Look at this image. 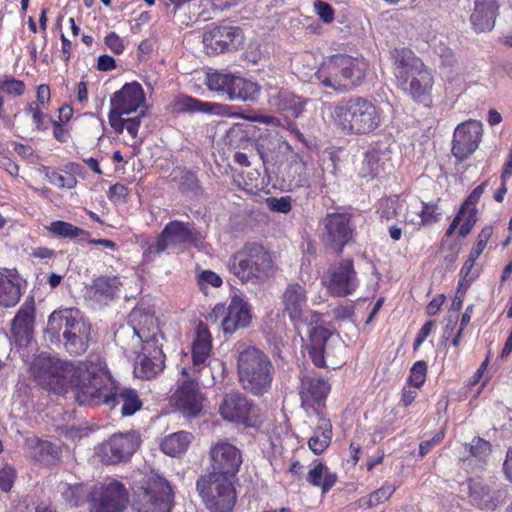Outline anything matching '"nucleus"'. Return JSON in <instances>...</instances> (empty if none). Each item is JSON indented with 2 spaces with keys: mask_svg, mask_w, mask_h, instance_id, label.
<instances>
[{
  "mask_svg": "<svg viewBox=\"0 0 512 512\" xmlns=\"http://www.w3.org/2000/svg\"><path fill=\"white\" fill-rule=\"evenodd\" d=\"M46 337L51 344L63 345L70 355L84 354L91 341V325L76 308H59L47 320Z\"/></svg>",
  "mask_w": 512,
  "mask_h": 512,
  "instance_id": "obj_1",
  "label": "nucleus"
},
{
  "mask_svg": "<svg viewBox=\"0 0 512 512\" xmlns=\"http://www.w3.org/2000/svg\"><path fill=\"white\" fill-rule=\"evenodd\" d=\"M237 374L242 389L253 396H263L272 387L275 368L269 356L255 346H236Z\"/></svg>",
  "mask_w": 512,
  "mask_h": 512,
  "instance_id": "obj_2",
  "label": "nucleus"
},
{
  "mask_svg": "<svg viewBox=\"0 0 512 512\" xmlns=\"http://www.w3.org/2000/svg\"><path fill=\"white\" fill-rule=\"evenodd\" d=\"M382 110L363 96H351L339 102L333 115L335 123L346 135L362 136L376 131L382 123Z\"/></svg>",
  "mask_w": 512,
  "mask_h": 512,
  "instance_id": "obj_3",
  "label": "nucleus"
},
{
  "mask_svg": "<svg viewBox=\"0 0 512 512\" xmlns=\"http://www.w3.org/2000/svg\"><path fill=\"white\" fill-rule=\"evenodd\" d=\"M229 271L241 283L262 284L274 275L272 255L260 244L247 243L227 263Z\"/></svg>",
  "mask_w": 512,
  "mask_h": 512,
  "instance_id": "obj_4",
  "label": "nucleus"
},
{
  "mask_svg": "<svg viewBox=\"0 0 512 512\" xmlns=\"http://www.w3.org/2000/svg\"><path fill=\"white\" fill-rule=\"evenodd\" d=\"M326 88L345 93L358 87L365 77V64L346 54L333 55L315 74Z\"/></svg>",
  "mask_w": 512,
  "mask_h": 512,
  "instance_id": "obj_5",
  "label": "nucleus"
},
{
  "mask_svg": "<svg viewBox=\"0 0 512 512\" xmlns=\"http://www.w3.org/2000/svg\"><path fill=\"white\" fill-rule=\"evenodd\" d=\"M114 338L121 345H129L127 340L130 338L132 346L135 344L163 346L165 340L159 328L158 319L151 309L144 305H138L132 309L127 324L119 326L114 333Z\"/></svg>",
  "mask_w": 512,
  "mask_h": 512,
  "instance_id": "obj_6",
  "label": "nucleus"
},
{
  "mask_svg": "<svg viewBox=\"0 0 512 512\" xmlns=\"http://www.w3.org/2000/svg\"><path fill=\"white\" fill-rule=\"evenodd\" d=\"M234 478L207 473L198 478L196 488L206 508L212 512H229L236 503Z\"/></svg>",
  "mask_w": 512,
  "mask_h": 512,
  "instance_id": "obj_7",
  "label": "nucleus"
},
{
  "mask_svg": "<svg viewBox=\"0 0 512 512\" xmlns=\"http://www.w3.org/2000/svg\"><path fill=\"white\" fill-rule=\"evenodd\" d=\"M173 500L174 494L169 482L151 473L145 485L134 492L133 506L138 512H170Z\"/></svg>",
  "mask_w": 512,
  "mask_h": 512,
  "instance_id": "obj_8",
  "label": "nucleus"
},
{
  "mask_svg": "<svg viewBox=\"0 0 512 512\" xmlns=\"http://www.w3.org/2000/svg\"><path fill=\"white\" fill-rule=\"evenodd\" d=\"M70 366L71 363L42 352L33 359L29 370L40 385L56 394H65L70 377Z\"/></svg>",
  "mask_w": 512,
  "mask_h": 512,
  "instance_id": "obj_9",
  "label": "nucleus"
},
{
  "mask_svg": "<svg viewBox=\"0 0 512 512\" xmlns=\"http://www.w3.org/2000/svg\"><path fill=\"white\" fill-rule=\"evenodd\" d=\"M207 320L216 322L221 319V329L225 334H233L239 329L250 326L252 312L250 305L238 294H233L229 303H218L207 315Z\"/></svg>",
  "mask_w": 512,
  "mask_h": 512,
  "instance_id": "obj_10",
  "label": "nucleus"
},
{
  "mask_svg": "<svg viewBox=\"0 0 512 512\" xmlns=\"http://www.w3.org/2000/svg\"><path fill=\"white\" fill-rule=\"evenodd\" d=\"M126 503V489L117 480H110L100 486H95L88 495L90 512H122Z\"/></svg>",
  "mask_w": 512,
  "mask_h": 512,
  "instance_id": "obj_11",
  "label": "nucleus"
},
{
  "mask_svg": "<svg viewBox=\"0 0 512 512\" xmlns=\"http://www.w3.org/2000/svg\"><path fill=\"white\" fill-rule=\"evenodd\" d=\"M69 383L80 405L108 406L114 401V383L84 380L83 377H69Z\"/></svg>",
  "mask_w": 512,
  "mask_h": 512,
  "instance_id": "obj_12",
  "label": "nucleus"
},
{
  "mask_svg": "<svg viewBox=\"0 0 512 512\" xmlns=\"http://www.w3.org/2000/svg\"><path fill=\"white\" fill-rule=\"evenodd\" d=\"M322 224V240L324 244L340 254L353 238L355 228L352 224L351 216L346 213H328L323 219Z\"/></svg>",
  "mask_w": 512,
  "mask_h": 512,
  "instance_id": "obj_13",
  "label": "nucleus"
},
{
  "mask_svg": "<svg viewBox=\"0 0 512 512\" xmlns=\"http://www.w3.org/2000/svg\"><path fill=\"white\" fill-rule=\"evenodd\" d=\"M140 436L135 431L113 434L99 446L101 460L107 464L125 462L140 446Z\"/></svg>",
  "mask_w": 512,
  "mask_h": 512,
  "instance_id": "obj_14",
  "label": "nucleus"
},
{
  "mask_svg": "<svg viewBox=\"0 0 512 512\" xmlns=\"http://www.w3.org/2000/svg\"><path fill=\"white\" fill-rule=\"evenodd\" d=\"M211 473L234 478L243 463L242 452L227 441H218L209 451Z\"/></svg>",
  "mask_w": 512,
  "mask_h": 512,
  "instance_id": "obj_15",
  "label": "nucleus"
},
{
  "mask_svg": "<svg viewBox=\"0 0 512 512\" xmlns=\"http://www.w3.org/2000/svg\"><path fill=\"white\" fill-rule=\"evenodd\" d=\"M299 379V395L302 408L310 416L322 414L319 411V407L324 404L330 391L329 383L315 374L302 373Z\"/></svg>",
  "mask_w": 512,
  "mask_h": 512,
  "instance_id": "obj_16",
  "label": "nucleus"
},
{
  "mask_svg": "<svg viewBox=\"0 0 512 512\" xmlns=\"http://www.w3.org/2000/svg\"><path fill=\"white\" fill-rule=\"evenodd\" d=\"M483 133V126L480 121L469 120L459 124L453 135L452 149L453 156L462 162L469 158L478 148Z\"/></svg>",
  "mask_w": 512,
  "mask_h": 512,
  "instance_id": "obj_17",
  "label": "nucleus"
},
{
  "mask_svg": "<svg viewBox=\"0 0 512 512\" xmlns=\"http://www.w3.org/2000/svg\"><path fill=\"white\" fill-rule=\"evenodd\" d=\"M201 373L182 374L183 380L173 395L175 405L188 417L199 414L203 407V395L198 380Z\"/></svg>",
  "mask_w": 512,
  "mask_h": 512,
  "instance_id": "obj_18",
  "label": "nucleus"
},
{
  "mask_svg": "<svg viewBox=\"0 0 512 512\" xmlns=\"http://www.w3.org/2000/svg\"><path fill=\"white\" fill-rule=\"evenodd\" d=\"M359 280L351 259H344L330 268L328 290L339 297L352 294L358 287Z\"/></svg>",
  "mask_w": 512,
  "mask_h": 512,
  "instance_id": "obj_19",
  "label": "nucleus"
},
{
  "mask_svg": "<svg viewBox=\"0 0 512 512\" xmlns=\"http://www.w3.org/2000/svg\"><path fill=\"white\" fill-rule=\"evenodd\" d=\"M35 324L34 300L25 301L12 320L11 336L19 348L28 347L33 340Z\"/></svg>",
  "mask_w": 512,
  "mask_h": 512,
  "instance_id": "obj_20",
  "label": "nucleus"
},
{
  "mask_svg": "<svg viewBox=\"0 0 512 512\" xmlns=\"http://www.w3.org/2000/svg\"><path fill=\"white\" fill-rule=\"evenodd\" d=\"M212 350V337L208 326L200 321L195 329V337L192 343V365L182 367V374L194 375L201 373L207 365Z\"/></svg>",
  "mask_w": 512,
  "mask_h": 512,
  "instance_id": "obj_21",
  "label": "nucleus"
},
{
  "mask_svg": "<svg viewBox=\"0 0 512 512\" xmlns=\"http://www.w3.org/2000/svg\"><path fill=\"white\" fill-rule=\"evenodd\" d=\"M242 40V30L228 25L216 26L203 34L204 45L216 53L236 49Z\"/></svg>",
  "mask_w": 512,
  "mask_h": 512,
  "instance_id": "obj_22",
  "label": "nucleus"
},
{
  "mask_svg": "<svg viewBox=\"0 0 512 512\" xmlns=\"http://www.w3.org/2000/svg\"><path fill=\"white\" fill-rule=\"evenodd\" d=\"M252 410L253 404L237 390L225 394L219 405V413L223 419L233 423L247 424Z\"/></svg>",
  "mask_w": 512,
  "mask_h": 512,
  "instance_id": "obj_23",
  "label": "nucleus"
},
{
  "mask_svg": "<svg viewBox=\"0 0 512 512\" xmlns=\"http://www.w3.org/2000/svg\"><path fill=\"white\" fill-rule=\"evenodd\" d=\"M162 237L171 248L185 249L196 245L199 240V232L193 223L172 220L161 231Z\"/></svg>",
  "mask_w": 512,
  "mask_h": 512,
  "instance_id": "obj_24",
  "label": "nucleus"
},
{
  "mask_svg": "<svg viewBox=\"0 0 512 512\" xmlns=\"http://www.w3.org/2000/svg\"><path fill=\"white\" fill-rule=\"evenodd\" d=\"M282 303L295 325L306 324L307 292L304 286L299 283L288 284L282 295Z\"/></svg>",
  "mask_w": 512,
  "mask_h": 512,
  "instance_id": "obj_25",
  "label": "nucleus"
},
{
  "mask_svg": "<svg viewBox=\"0 0 512 512\" xmlns=\"http://www.w3.org/2000/svg\"><path fill=\"white\" fill-rule=\"evenodd\" d=\"M145 93L138 82L126 83L110 98V106L120 113L131 114L145 105Z\"/></svg>",
  "mask_w": 512,
  "mask_h": 512,
  "instance_id": "obj_26",
  "label": "nucleus"
},
{
  "mask_svg": "<svg viewBox=\"0 0 512 512\" xmlns=\"http://www.w3.org/2000/svg\"><path fill=\"white\" fill-rule=\"evenodd\" d=\"M163 346H142L143 352L137 356L134 374L138 378L151 379L164 368L165 354Z\"/></svg>",
  "mask_w": 512,
  "mask_h": 512,
  "instance_id": "obj_27",
  "label": "nucleus"
},
{
  "mask_svg": "<svg viewBox=\"0 0 512 512\" xmlns=\"http://www.w3.org/2000/svg\"><path fill=\"white\" fill-rule=\"evenodd\" d=\"M433 83L431 71L429 68H426L411 78L401 81L397 86L414 101L427 106L431 102Z\"/></svg>",
  "mask_w": 512,
  "mask_h": 512,
  "instance_id": "obj_28",
  "label": "nucleus"
},
{
  "mask_svg": "<svg viewBox=\"0 0 512 512\" xmlns=\"http://www.w3.org/2000/svg\"><path fill=\"white\" fill-rule=\"evenodd\" d=\"M391 60L397 84L427 68L423 61L408 48H395L391 51Z\"/></svg>",
  "mask_w": 512,
  "mask_h": 512,
  "instance_id": "obj_29",
  "label": "nucleus"
},
{
  "mask_svg": "<svg viewBox=\"0 0 512 512\" xmlns=\"http://www.w3.org/2000/svg\"><path fill=\"white\" fill-rule=\"evenodd\" d=\"M308 99L295 95L288 89H275L269 94L268 102L271 107L287 113L293 118L303 115Z\"/></svg>",
  "mask_w": 512,
  "mask_h": 512,
  "instance_id": "obj_30",
  "label": "nucleus"
},
{
  "mask_svg": "<svg viewBox=\"0 0 512 512\" xmlns=\"http://www.w3.org/2000/svg\"><path fill=\"white\" fill-rule=\"evenodd\" d=\"M70 377H83L84 380L114 383L112 377L107 370L106 363L99 356H90L81 366L74 367L71 363Z\"/></svg>",
  "mask_w": 512,
  "mask_h": 512,
  "instance_id": "obj_31",
  "label": "nucleus"
},
{
  "mask_svg": "<svg viewBox=\"0 0 512 512\" xmlns=\"http://www.w3.org/2000/svg\"><path fill=\"white\" fill-rule=\"evenodd\" d=\"M498 12L495 0H475L474 10L470 16L471 24L476 32H487L493 29Z\"/></svg>",
  "mask_w": 512,
  "mask_h": 512,
  "instance_id": "obj_32",
  "label": "nucleus"
},
{
  "mask_svg": "<svg viewBox=\"0 0 512 512\" xmlns=\"http://www.w3.org/2000/svg\"><path fill=\"white\" fill-rule=\"evenodd\" d=\"M287 148L288 143L277 133L260 135L256 143V150L264 165H274Z\"/></svg>",
  "mask_w": 512,
  "mask_h": 512,
  "instance_id": "obj_33",
  "label": "nucleus"
},
{
  "mask_svg": "<svg viewBox=\"0 0 512 512\" xmlns=\"http://www.w3.org/2000/svg\"><path fill=\"white\" fill-rule=\"evenodd\" d=\"M122 285L119 276H100L93 281L91 286L93 298L107 304L120 297Z\"/></svg>",
  "mask_w": 512,
  "mask_h": 512,
  "instance_id": "obj_34",
  "label": "nucleus"
},
{
  "mask_svg": "<svg viewBox=\"0 0 512 512\" xmlns=\"http://www.w3.org/2000/svg\"><path fill=\"white\" fill-rule=\"evenodd\" d=\"M173 109L178 113L204 112L210 114H224L226 106L201 101L191 96L180 95L173 102Z\"/></svg>",
  "mask_w": 512,
  "mask_h": 512,
  "instance_id": "obj_35",
  "label": "nucleus"
},
{
  "mask_svg": "<svg viewBox=\"0 0 512 512\" xmlns=\"http://www.w3.org/2000/svg\"><path fill=\"white\" fill-rule=\"evenodd\" d=\"M317 423L315 425L313 435L308 440V446L311 451L319 455L323 453L331 443L332 424L323 414H316Z\"/></svg>",
  "mask_w": 512,
  "mask_h": 512,
  "instance_id": "obj_36",
  "label": "nucleus"
},
{
  "mask_svg": "<svg viewBox=\"0 0 512 512\" xmlns=\"http://www.w3.org/2000/svg\"><path fill=\"white\" fill-rule=\"evenodd\" d=\"M113 398V403L108 406L114 408L116 405L121 404L120 413L124 417L134 415L143 405L138 392L132 388H118L114 385Z\"/></svg>",
  "mask_w": 512,
  "mask_h": 512,
  "instance_id": "obj_37",
  "label": "nucleus"
},
{
  "mask_svg": "<svg viewBox=\"0 0 512 512\" xmlns=\"http://www.w3.org/2000/svg\"><path fill=\"white\" fill-rule=\"evenodd\" d=\"M307 482L321 489L326 494L337 482L336 473L330 471L326 464L321 461H315V465L306 475Z\"/></svg>",
  "mask_w": 512,
  "mask_h": 512,
  "instance_id": "obj_38",
  "label": "nucleus"
},
{
  "mask_svg": "<svg viewBox=\"0 0 512 512\" xmlns=\"http://www.w3.org/2000/svg\"><path fill=\"white\" fill-rule=\"evenodd\" d=\"M259 92L258 85L250 80L231 75L227 98L229 100H253Z\"/></svg>",
  "mask_w": 512,
  "mask_h": 512,
  "instance_id": "obj_39",
  "label": "nucleus"
},
{
  "mask_svg": "<svg viewBox=\"0 0 512 512\" xmlns=\"http://www.w3.org/2000/svg\"><path fill=\"white\" fill-rule=\"evenodd\" d=\"M329 337L330 333L324 327H312L310 330L309 356L317 367L325 366L324 347Z\"/></svg>",
  "mask_w": 512,
  "mask_h": 512,
  "instance_id": "obj_40",
  "label": "nucleus"
},
{
  "mask_svg": "<svg viewBox=\"0 0 512 512\" xmlns=\"http://www.w3.org/2000/svg\"><path fill=\"white\" fill-rule=\"evenodd\" d=\"M192 438L193 436L190 432H175L164 438V440L161 443V450L166 455L172 457L181 455L187 450Z\"/></svg>",
  "mask_w": 512,
  "mask_h": 512,
  "instance_id": "obj_41",
  "label": "nucleus"
},
{
  "mask_svg": "<svg viewBox=\"0 0 512 512\" xmlns=\"http://www.w3.org/2000/svg\"><path fill=\"white\" fill-rule=\"evenodd\" d=\"M174 180L177 182L179 191L191 199L200 197L204 192L196 174L187 169H181Z\"/></svg>",
  "mask_w": 512,
  "mask_h": 512,
  "instance_id": "obj_42",
  "label": "nucleus"
},
{
  "mask_svg": "<svg viewBox=\"0 0 512 512\" xmlns=\"http://www.w3.org/2000/svg\"><path fill=\"white\" fill-rule=\"evenodd\" d=\"M384 153L378 150H371L365 153L360 168V175L362 177H377L384 170Z\"/></svg>",
  "mask_w": 512,
  "mask_h": 512,
  "instance_id": "obj_43",
  "label": "nucleus"
},
{
  "mask_svg": "<svg viewBox=\"0 0 512 512\" xmlns=\"http://www.w3.org/2000/svg\"><path fill=\"white\" fill-rule=\"evenodd\" d=\"M20 297V287L0 272V306H14L19 302Z\"/></svg>",
  "mask_w": 512,
  "mask_h": 512,
  "instance_id": "obj_44",
  "label": "nucleus"
},
{
  "mask_svg": "<svg viewBox=\"0 0 512 512\" xmlns=\"http://www.w3.org/2000/svg\"><path fill=\"white\" fill-rule=\"evenodd\" d=\"M48 230L56 236L69 239L79 238L80 240H85L90 236L89 232L74 226L71 223L60 220L53 221L48 227Z\"/></svg>",
  "mask_w": 512,
  "mask_h": 512,
  "instance_id": "obj_45",
  "label": "nucleus"
},
{
  "mask_svg": "<svg viewBox=\"0 0 512 512\" xmlns=\"http://www.w3.org/2000/svg\"><path fill=\"white\" fill-rule=\"evenodd\" d=\"M142 256L145 263L153 262L157 256L165 252L169 246L160 233L156 238H148L142 244Z\"/></svg>",
  "mask_w": 512,
  "mask_h": 512,
  "instance_id": "obj_46",
  "label": "nucleus"
},
{
  "mask_svg": "<svg viewBox=\"0 0 512 512\" xmlns=\"http://www.w3.org/2000/svg\"><path fill=\"white\" fill-rule=\"evenodd\" d=\"M402 207L398 197L382 198L377 203L376 214L381 220L390 221L396 217Z\"/></svg>",
  "mask_w": 512,
  "mask_h": 512,
  "instance_id": "obj_47",
  "label": "nucleus"
},
{
  "mask_svg": "<svg viewBox=\"0 0 512 512\" xmlns=\"http://www.w3.org/2000/svg\"><path fill=\"white\" fill-rule=\"evenodd\" d=\"M477 213V208L467 207L466 209H463V205L460 206L455 217L459 219V223L462 222L459 228V235L461 237H466L468 234H470L478 220Z\"/></svg>",
  "mask_w": 512,
  "mask_h": 512,
  "instance_id": "obj_48",
  "label": "nucleus"
},
{
  "mask_svg": "<svg viewBox=\"0 0 512 512\" xmlns=\"http://www.w3.org/2000/svg\"><path fill=\"white\" fill-rule=\"evenodd\" d=\"M62 497L70 506L80 505L89 493L86 487L82 484L68 485L64 484L62 487Z\"/></svg>",
  "mask_w": 512,
  "mask_h": 512,
  "instance_id": "obj_49",
  "label": "nucleus"
},
{
  "mask_svg": "<svg viewBox=\"0 0 512 512\" xmlns=\"http://www.w3.org/2000/svg\"><path fill=\"white\" fill-rule=\"evenodd\" d=\"M45 178L48 182L58 188L72 189L77 184L76 177L69 172L60 173L56 170L46 169Z\"/></svg>",
  "mask_w": 512,
  "mask_h": 512,
  "instance_id": "obj_50",
  "label": "nucleus"
},
{
  "mask_svg": "<svg viewBox=\"0 0 512 512\" xmlns=\"http://www.w3.org/2000/svg\"><path fill=\"white\" fill-rule=\"evenodd\" d=\"M231 75L232 74L220 73L218 71L208 73L206 85L210 90L227 96Z\"/></svg>",
  "mask_w": 512,
  "mask_h": 512,
  "instance_id": "obj_51",
  "label": "nucleus"
},
{
  "mask_svg": "<svg viewBox=\"0 0 512 512\" xmlns=\"http://www.w3.org/2000/svg\"><path fill=\"white\" fill-rule=\"evenodd\" d=\"M24 91L25 84L23 81L6 75L0 77V92L17 97L21 96Z\"/></svg>",
  "mask_w": 512,
  "mask_h": 512,
  "instance_id": "obj_52",
  "label": "nucleus"
},
{
  "mask_svg": "<svg viewBox=\"0 0 512 512\" xmlns=\"http://www.w3.org/2000/svg\"><path fill=\"white\" fill-rule=\"evenodd\" d=\"M427 374V363L424 360H419L415 362L410 369V374L408 377V382L414 388H420L425 380Z\"/></svg>",
  "mask_w": 512,
  "mask_h": 512,
  "instance_id": "obj_53",
  "label": "nucleus"
},
{
  "mask_svg": "<svg viewBox=\"0 0 512 512\" xmlns=\"http://www.w3.org/2000/svg\"><path fill=\"white\" fill-rule=\"evenodd\" d=\"M493 234V227L487 225L481 229L477 236V242L474 247L471 249L470 254L472 257L479 258V256L484 251L489 239Z\"/></svg>",
  "mask_w": 512,
  "mask_h": 512,
  "instance_id": "obj_54",
  "label": "nucleus"
},
{
  "mask_svg": "<svg viewBox=\"0 0 512 512\" xmlns=\"http://www.w3.org/2000/svg\"><path fill=\"white\" fill-rule=\"evenodd\" d=\"M197 283L201 291H204L207 285L214 288H219L223 280L222 278L212 270H203L197 277Z\"/></svg>",
  "mask_w": 512,
  "mask_h": 512,
  "instance_id": "obj_55",
  "label": "nucleus"
},
{
  "mask_svg": "<svg viewBox=\"0 0 512 512\" xmlns=\"http://www.w3.org/2000/svg\"><path fill=\"white\" fill-rule=\"evenodd\" d=\"M469 451L474 457L483 460L490 454L491 445L488 441L480 437H476L469 445Z\"/></svg>",
  "mask_w": 512,
  "mask_h": 512,
  "instance_id": "obj_56",
  "label": "nucleus"
},
{
  "mask_svg": "<svg viewBox=\"0 0 512 512\" xmlns=\"http://www.w3.org/2000/svg\"><path fill=\"white\" fill-rule=\"evenodd\" d=\"M421 224H428L437 222L439 220L440 212L438 206L434 203L422 202V209L420 211Z\"/></svg>",
  "mask_w": 512,
  "mask_h": 512,
  "instance_id": "obj_57",
  "label": "nucleus"
},
{
  "mask_svg": "<svg viewBox=\"0 0 512 512\" xmlns=\"http://www.w3.org/2000/svg\"><path fill=\"white\" fill-rule=\"evenodd\" d=\"M267 206L271 211L287 214L292 209L291 198L289 196L271 197L267 199Z\"/></svg>",
  "mask_w": 512,
  "mask_h": 512,
  "instance_id": "obj_58",
  "label": "nucleus"
},
{
  "mask_svg": "<svg viewBox=\"0 0 512 512\" xmlns=\"http://www.w3.org/2000/svg\"><path fill=\"white\" fill-rule=\"evenodd\" d=\"M16 471L11 466H4L0 469V489L3 492H9L14 485Z\"/></svg>",
  "mask_w": 512,
  "mask_h": 512,
  "instance_id": "obj_59",
  "label": "nucleus"
},
{
  "mask_svg": "<svg viewBox=\"0 0 512 512\" xmlns=\"http://www.w3.org/2000/svg\"><path fill=\"white\" fill-rule=\"evenodd\" d=\"M396 491V487L394 484L391 483H385L382 487L377 489L376 491L370 493L371 497L373 498V502L376 503V505H379L385 501H387L393 493Z\"/></svg>",
  "mask_w": 512,
  "mask_h": 512,
  "instance_id": "obj_60",
  "label": "nucleus"
},
{
  "mask_svg": "<svg viewBox=\"0 0 512 512\" xmlns=\"http://www.w3.org/2000/svg\"><path fill=\"white\" fill-rule=\"evenodd\" d=\"M314 8L319 18L324 23H331L334 20V10L328 3L317 0L314 2Z\"/></svg>",
  "mask_w": 512,
  "mask_h": 512,
  "instance_id": "obj_61",
  "label": "nucleus"
},
{
  "mask_svg": "<svg viewBox=\"0 0 512 512\" xmlns=\"http://www.w3.org/2000/svg\"><path fill=\"white\" fill-rule=\"evenodd\" d=\"M477 259L478 258L469 255L460 270V277L464 278V280L474 281L479 276L478 270L474 268V264Z\"/></svg>",
  "mask_w": 512,
  "mask_h": 512,
  "instance_id": "obj_62",
  "label": "nucleus"
},
{
  "mask_svg": "<svg viewBox=\"0 0 512 512\" xmlns=\"http://www.w3.org/2000/svg\"><path fill=\"white\" fill-rule=\"evenodd\" d=\"M122 115H125V114L120 113V111L111 107L109 115H108V120H109L110 126L114 129V131L117 134L123 133V131L125 129V120L126 119L122 118Z\"/></svg>",
  "mask_w": 512,
  "mask_h": 512,
  "instance_id": "obj_63",
  "label": "nucleus"
},
{
  "mask_svg": "<svg viewBox=\"0 0 512 512\" xmlns=\"http://www.w3.org/2000/svg\"><path fill=\"white\" fill-rule=\"evenodd\" d=\"M486 182L481 183L477 187H475L472 192L469 194V196L465 199V201L462 203L463 209H466L467 207H474L477 208L476 205L479 202L482 194L485 191L486 188Z\"/></svg>",
  "mask_w": 512,
  "mask_h": 512,
  "instance_id": "obj_64",
  "label": "nucleus"
}]
</instances>
